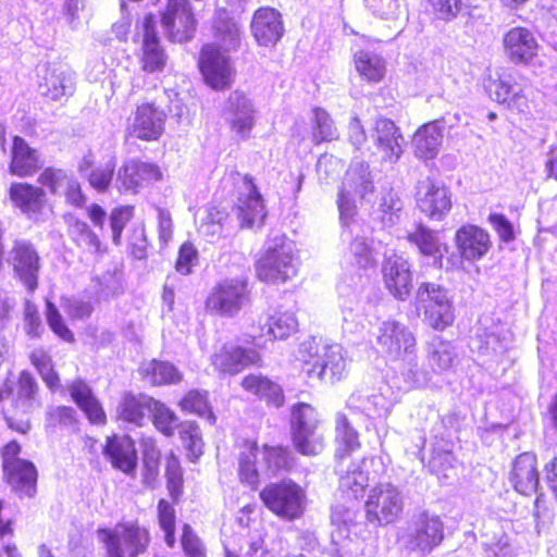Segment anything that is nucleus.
<instances>
[{"label": "nucleus", "instance_id": "nucleus-1", "mask_svg": "<svg viewBox=\"0 0 557 557\" xmlns=\"http://www.w3.org/2000/svg\"><path fill=\"white\" fill-rule=\"evenodd\" d=\"M298 270V257L286 235H269L255 262L257 278L270 285L285 284L297 276Z\"/></svg>", "mask_w": 557, "mask_h": 557}, {"label": "nucleus", "instance_id": "nucleus-2", "mask_svg": "<svg viewBox=\"0 0 557 557\" xmlns=\"http://www.w3.org/2000/svg\"><path fill=\"white\" fill-rule=\"evenodd\" d=\"M97 533L104 547V557H139L149 552L152 542L149 528L138 519L120 521L115 530L99 528Z\"/></svg>", "mask_w": 557, "mask_h": 557}, {"label": "nucleus", "instance_id": "nucleus-3", "mask_svg": "<svg viewBox=\"0 0 557 557\" xmlns=\"http://www.w3.org/2000/svg\"><path fill=\"white\" fill-rule=\"evenodd\" d=\"M259 498L271 513L286 522L301 519L308 503L306 490L292 479L268 483L259 491Z\"/></svg>", "mask_w": 557, "mask_h": 557}, {"label": "nucleus", "instance_id": "nucleus-4", "mask_svg": "<svg viewBox=\"0 0 557 557\" xmlns=\"http://www.w3.org/2000/svg\"><path fill=\"white\" fill-rule=\"evenodd\" d=\"M22 445L11 440L0 447L3 482L18 497L33 498L37 494L38 470L35 463L20 457Z\"/></svg>", "mask_w": 557, "mask_h": 557}, {"label": "nucleus", "instance_id": "nucleus-5", "mask_svg": "<svg viewBox=\"0 0 557 557\" xmlns=\"http://www.w3.org/2000/svg\"><path fill=\"white\" fill-rule=\"evenodd\" d=\"M400 490L391 482L377 483L364 502V519L374 527H387L400 521L404 513Z\"/></svg>", "mask_w": 557, "mask_h": 557}, {"label": "nucleus", "instance_id": "nucleus-6", "mask_svg": "<svg viewBox=\"0 0 557 557\" xmlns=\"http://www.w3.org/2000/svg\"><path fill=\"white\" fill-rule=\"evenodd\" d=\"M228 182L237 198L236 211L240 227L251 228L264 223L267 211L261 193L249 174L230 173Z\"/></svg>", "mask_w": 557, "mask_h": 557}, {"label": "nucleus", "instance_id": "nucleus-7", "mask_svg": "<svg viewBox=\"0 0 557 557\" xmlns=\"http://www.w3.org/2000/svg\"><path fill=\"white\" fill-rule=\"evenodd\" d=\"M250 300L248 282L244 278H227L216 283L208 293L203 309L216 317L233 318Z\"/></svg>", "mask_w": 557, "mask_h": 557}, {"label": "nucleus", "instance_id": "nucleus-8", "mask_svg": "<svg viewBox=\"0 0 557 557\" xmlns=\"http://www.w3.org/2000/svg\"><path fill=\"white\" fill-rule=\"evenodd\" d=\"M166 120V112L154 101H144L127 119L124 140L159 141L165 133Z\"/></svg>", "mask_w": 557, "mask_h": 557}, {"label": "nucleus", "instance_id": "nucleus-9", "mask_svg": "<svg viewBox=\"0 0 557 557\" xmlns=\"http://www.w3.org/2000/svg\"><path fill=\"white\" fill-rule=\"evenodd\" d=\"M345 369V358L336 346L309 345L302 352L301 371L309 379L335 383L343 379Z\"/></svg>", "mask_w": 557, "mask_h": 557}, {"label": "nucleus", "instance_id": "nucleus-10", "mask_svg": "<svg viewBox=\"0 0 557 557\" xmlns=\"http://www.w3.org/2000/svg\"><path fill=\"white\" fill-rule=\"evenodd\" d=\"M210 364L218 373L234 376L262 367L263 361L257 349L226 342L211 355Z\"/></svg>", "mask_w": 557, "mask_h": 557}, {"label": "nucleus", "instance_id": "nucleus-11", "mask_svg": "<svg viewBox=\"0 0 557 557\" xmlns=\"http://www.w3.org/2000/svg\"><path fill=\"white\" fill-rule=\"evenodd\" d=\"M163 172L156 162L129 159L122 163L115 176L120 194H138L141 189L162 181Z\"/></svg>", "mask_w": 557, "mask_h": 557}, {"label": "nucleus", "instance_id": "nucleus-12", "mask_svg": "<svg viewBox=\"0 0 557 557\" xmlns=\"http://www.w3.org/2000/svg\"><path fill=\"white\" fill-rule=\"evenodd\" d=\"M198 69L203 82L212 89L223 91L233 84L234 69L231 60L213 44L205 45L199 53Z\"/></svg>", "mask_w": 557, "mask_h": 557}, {"label": "nucleus", "instance_id": "nucleus-13", "mask_svg": "<svg viewBox=\"0 0 557 557\" xmlns=\"http://www.w3.org/2000/svg\"><path fill=\"white\" fill-rule=\"evenodd\" d=\"M381 351L393 361H403L416 350L417 341L409 329L395 320L382 323L376 337Z\"/></svg>", "mask_w": 557, "mask_h": 557}, {"label": "nucleus", "instance_id": "nucleus-14", "mask_svg": "<svg viewBox=\"0 0 557 557\" xmlns=\"http://www.w3.org/2000/svg\"><path fill=\"white\" fill-rule=\"evenodd\" d=\"M9 263L27 292L34 293L38 287L40 269V258L34 245L28 240L15 239L9 251Z\"/></svg>", "mask_w": 557, "mask_h": 557}, {"label": "nucleus", "instance_id": "nucleus-15", "mask_svg": "<svg viewBox=\"0 0 557 557\" xmlns=\"http://www.w3.org/2000/svg\"><path fill=\"white\" fill-rule=\"evenodd\" d=\"M8 197L13 208L34 221L40 220L48 207L46 190L26 181L12 182L8 187Z\"/></svg>", "mask_w": 557, "mask_h": 557}, {"label": "nucleus", "instance_id": "nucleus-16", "mask_svg": "<svg viewBox=\"0 0 557 557\" xmlns=\"http://www.w3.org/2000/svg\"><path fill=\"white\" fill-rule=\"evenodd\" d=\"M42 165L41 154L37 148L20 135L11 137L8 172L11 176L28 178L36 175Z\"/></svg>", "mask_w": 557, "mask_h": 557}, {"label": "nucleus", "instance_id": "nucleus-17", "mask_svg": "<svg viewBox=\"0 0 557 557\" xmlns=\"http://www.w3.org/2000/svg\"><path fill=\"white\" fill-rule=\"evenodd\" d=\"M111 467L125 475L134 476L138 463L136 443L128 434H111L106 437L102 448Z\"/></svg>", "mask_w": 557, "mask_h": 557}, {"label": "nucleus", "instance_id": "nucleus-18", "mask_svg": "<svg viewBox=\"0 0 557 557\" xmlns=\"http://www.w3.org/2000/svg\"><path fill=\"white\" fill-rule=\"evenodd\" d=\"M381 271L385 288L396 299H407L412 289V274L408 261L392 255L384 259Z\"/></svg>", "mask_w": 557, "mask_h": 557}, {"label": "nucleus", "instance_id": "nucleus-19", "mask_svg": "<svg viewBox=\"0 0 557 557\" xmlns=\"http://www.w3.org/2000/svg\"><path fill=\"white\" fill-rule=\"evenodd\" d=\"M69 393L71 399L85 414L90 424L97 426H104L107 424L108 416L103 405L85 380L79 377L73 380L69 384Z\"/></svg>", "mask_w": 557, "mask_h": 557}, {"label": "nucleus", "instance_id": "nucleus-20", "mask_svg": "<svg viewBox=\"0 0 557 557\" xmlns=\"http://www.w3.org/2000/svg\"><path fill=\"white\" fill-rule=\"evenodd\" d=\"M154 397L145 393H124L115 409V419L124 424L141 428L150 413Z\"/></svg>", "mask_w": 557, "mask_h": 557}, {"label": "nucleus", "instance_id": "nucleus-21", "mask_svg": "<svg viewBox=\"0 0 557 557\" xmlns=\"http://www.w3.org/2000/svg\"><path fill=\"white\" fill-rule=\"evenodd\" d=\"M455 244L460 257L468 261L482 259L490 250V235L476 225H465L455 234Z\"/></svg>", "mask_w": 557, "mask_h": 557}, {"label": "nucleus", "instance_id": "nucleus-22", "mask_svg": "<svg viewBox=\"0 0 557 557\" xmlns=\"http://www.w3.org/2000/svg\"><path fill=\"white\" fill-rule=\"evenodd\" d=\"M161 24L170 35H189L196 30V18L188 0H168Z\"/></svg>", "mask_w": 557, "mask_h": 557}, {"label": "nucleus", "instance_id": "nucleus-23", "mask_svg": "<svg viewBox=\"0 0 557 557\" xmlns=\"http://www.w3.org/2000/svg\"><path fill=\"white\" fill-rule=\"evenodd\" d=\"M240 387L268 407L281 408L285 405L284 389L280 384L261 373H248L240 381Z\"/></svg>", "mask_w": 557, "mask_h": 557}, {"label": "nucleus", "instance_id": "nucleus-24", "mask_svg": "<svg viewBox=\"0 0 557 557\" xmlns=\"http://www.w3.org/2000/svg\"><path fill=\"white\" fill-rule=\"evenodd\" d=\"M509 482L522 495H531L536 492L540 478L534 454L523 453L513 460Z\"/></svg>", "mask_w": 557, "mask_h": 557}, {"label": "nucleus", "instance_id": "nucleus-25", "mask_svg": "<svg viewBox=\"0 0 557 557\" xmlns=\"http://www.w3.org/2000/svg\"><path fill=\"white\" fill-rule=\"evenodd\" d=\"M375 147L386 162H395L403 153L404 140L399 127L387 117H379L374 124Z\"/></svg>", "mask_w": 557, "mask_h": 557}, {"label": "nucleus", "instance_id": "nucleus-26", "mask_svg": "<svg viewBox=\"0 0 557 557\" xmlns=\"http://www.w3.org/2000/svg\"><path fill=\"white\" fill-rule=\"evenodd\" d=\"M260 447L255 438H245L239 444L237 476L242 485L250 491L259 490L261 473L257 467Z\"/></svg>", "mask_w": 557, "mask_h": 557}, {"label": "nucleus", "instance_id": "nucleus-27", "mask_svg": "<svg viewBox=\"0 0 557 557\" xmlns=\"http://www.w3.org/2000/svg\"><path fill=\"white\" fill-rule=\"evenodd\" d=\"M335 459L343 461L362 446L360 433L352 426L347 414L337 413L335 417Z\"/></svg>", "mask_w": 557, "mask_h": 557}, {"label": "nucleus", "instance_id": "nucleus-28", "mask_svg": "<svg viewBox=\"0 0 557 557\" xmlns=\"http://www.w3.org/2000/svg\"><path fill=\"white\" fill-rule=\"evenodd\" d=\"M442 138L441 127L436 123L431 122L423 124L416 131L412 137L414 154L424 160L435 158Z\"/></svg>", "mask_w": 557, "mask_h": 557}, {"label": "nucleus", "instance_id": "nucleus-29", "mask_svg": "<svg viewBox=\"0 0 557 557\" xmlns=\"http://www.w3.org/2000/svg\"><path fill=\"white\" fill-rule=\"evenodd\" d=\"M139 374L152 386H163L182 382V373L170 362L152 359L143 363Z\"/></svg>", "mask_w": 557, "mask_h": 557}, {"label": "nucleus", "instance_id": "nucleus-30", "mask_svg": "<svg viewBox=\"0 0 557 557\" xmlns=\"http://www.w3.org/2000/svg\"><path fill=\"white\" fill-rule=\"evenodd\" d=\"M72 240L84 255L103 256L108 246L101 242L96 232L83 220L76 219L71 230Z\"/></svg>", "mask_w": 557, "mask_h": 557}, {"label": "nucleus", "instance_id": "nucleus-31", "mask_svg": "<svg viewBox=\"0 0 557 557\" xmlns=\"http://www.w3.org/2000/svg\"><path fill=\"white\" fill-rule=\"evenodd\" d=\"M260 450L268 475L276 476L293 469L294 457L287 446L263 444Z\"/></svg>", "mask_w": 557, "mask_h": 557}, {"label": "nucleus", "instance_id": "nucleus-32", "mask_svg": "<svg viewBox=\"0 0 557 557\" xmlns=\"http://www.w3.org/2000/svg\"><path fill=\"white\" fill-rule=\"evenodd\" d=\"M182 412L195 414L206 419L210 424H215L216 417L209 401V393L203 389L187 391L177 403Z\"/></svg>", "mask_w": 557, "mask_h": 557}, {"label": "nucleus", "instance_id": "nucleus-33", "mask_svg": "<svg viewBox=\"0 0 557 557\" xmlns=\"http://www.w3.org/2000/svg\"><path fill=\"white\" fill-rule=\"evenodd\" d=\"M165 488L173 503H178L184 495V469L180 457L174 450H169L164 456Z\"/></svg>", "mask_w": 557, "mask_h": 557}, {"label": "nucleus", "instance_id": "nucleus-34", "mask_svg": "<svg viewBox=\"0 0 557 557\" xmlns=\"http://www.w3.org/2000/svg\"><path fill=\"white\" fill-rule=\"evenodd\" d=\"M484 87L491 99L508 106L518 102L522 91L517 84H511L509 76L499 72L495 73V77L490 74Z\"/></svg>", "mask_w": 557, "mask_h": 557}, {"label": "nucleus", "instance_id": "nucleus-35", "mask_svg": "<svg viewBox=\"0 0 557 557\" xmlns=\"http://www.w3.org/2000/svg\"><path fill=\"white\" fill-rule=\"evenodd\" d=\"M161 450L154 440L145 443L141 451L140 481L146 488L153 490L159 483Z\"/></svg>", "mask_w": 557, "mask_h": 557}, {"label": "nucleus", "instance_id": "nucleus-36", "mask_svg": "<svg viewBox=\"0 0 557 557\" xmlns=\"http://www.w3.org/2000/svg\"><path fill=\"white\" fill-rule=\"evenodd\" d=\"M298 322L294 313L276 311L267 317L261 325V335L270 339H284L297 331Z\"/></svg>", "mask_w": 557, "mask_h": 557}, {"label": "nucleus", "instance_id": "nucleus-37", "mask_svg": "<svg viewBox=\"0 0 557 557\" xmlns=\"http://www.w3.org/2000/svg\"><path fill=\"white\" fill-rule=\"evenodd\" d=\"M443 540V527L438 519H423L409 537L414 549L429 550Z\"/></svg>", "mask_w": 557, "mask_h": 557}, {"label": "nucleus", "instance_id": "nucleus-38", "mask_svg": "<svg viewBox=\"0 0 557 557\" xmlns=\"http://www.w3.org/2000/svg\"><path fill=\"white\" fill-rule=\"evenodd\" d=\"M36 404L13 399L11 407L2 411L7 426L18 434L26 435L32 430L30 416Z\"/></svg>", "mask_w": 557, "mask_h": 557}, {"label": "nucleus", "instance_id": "nucleus-39", "mask_svg": "<svg viewBox=\"0 0 557 557\" xmlns=\"http://www.w3.org/2000/svg\"><path fill=\"white\" fill-rule=\"evenodd\" d=\"M319 425L290 431L293 446L297 453L304 456H318L325 447V438L318 433Z\"/></svg>", "mask_w": 557, "mask_h": 557}, {"label": "nucleus", "instance_id": "nucleus-40", "mask_svg": "<svg viewBox=\"0 0 557 557\" xmlns=\"http://www.w3.org/2000/svg\"><path fill=\"white\" fill-rule=\"evenodd\" d=\"M369 475L360 467L346 471L338 481V490L346 500H359L366 495Z\"/></svg>", "mask_w": 557, "mask_h": 557}, {"label": "nucleus", "instance_id": "nucleus-41", "mask_svg": "<svg viewBox=\"0 0 557 557\" xmlns=\"http://www.w3.org/2000/svg\"><path fill=\"white\" fill-rule=\"evenodd\" d=\"M46 429L55 432L58 430H71L78 433L81 418L75 408L66 405H59L50 408L45 418Z\"/></svg>", "mask_w": 557, "mask_h": 557}, {"label": "nucleus", "instance_id": "nucleus-42", "mask_svg": "<svg viewBox=\"0 0 557 557\" xmlns=\"http://www.w3.org/2000/svg\"><path fill=\"white\" fill-rule=\"evenodd\" d=\"M252 35H283L284 24L281 13L270 7L259 8L251 21Z\"/></svg>", "mask_w": 557, "mask_h": 557}, {"label": "nucleus", "instance_id": "nucleus-43", "mask_svg": "<svg viewBox=\"0 0 557 557\" xmlns=\"http://www.w3.org/2000/svg\"><path fill=\"white\" fill-rule=\"evenodd\" d=\"M139 60L144 72L156 73L164 70L166 54L158 37H144Z\"/></svg>", "mask_w": 557, "mask_h": 557}, {"label": "nucleus", "instance_id": "nucleus-44", "mask_svg": "<svg viewBox=\"0 0 557 557\" xmlns=\"http://www.w3.org/2000/svg\"><path fill=\"white\" fill-rule=\"evenodd\" d=\"M150 419L156 430L165 437H172L182 422L177 414L168 407L163 401L153 400L150 409Z\"/></svg>", "mask_w": 557, "mask_h": 557}, {"label": "nucleus", "instance_id": "nucleus-45", "mask_svg": "<svg viewBox=\"0 0 557 557\" xmlns=\"http://www.w3.org/2000/svg\"><path fill=\"white\" fill-rule=\"evenodd\" d=\"M406 239L411 245L416 246L423 256L442 257L441 243L433 231L421 223L417 224L411 232L407 233Z\"/></svg>", "mask_w": 557, "mask_h": 557}, {"label": "nucleus", "instance_id": "nucleus-46", "mask_svg": "<svg viewBox=\"0 0 557 557\" xmlns=\"http://www.w3.org/2000/svg\"><path fill=\"white\" fill-rule=\"evenodd\" d=\"M172 500L160 498L157 503V521L164 534V542L169 548L176 543V512Z\"/></svg>", "mask_w": 557, "mask_h": 557}, {"label": "nucleus", "instance_id": "nucleus-47", "mask_svg": "<svg viewBox=\"0 0 557 557\" xmlns=\"http://www.w3.org/2000/svg\"><path fill=\"white\" fill-rule=\"evenodd\" d=\"M177 432L180 440L188 451L189 460L196 462L203 454V441L198 423L193 420L182 421L178 424Z\"/></svg>", "mask_w": 557, "mask_h": 557}, {"label": "nucleus", "instance_id": "nucleus-48", "mask_svg": "<svg viewBox=\"0 0 557 557\" xmlns=\"http://www.w3.org/2000/svg\"><path fill=\"white\" fill-rule=\"evenodd\" d=\"M505 50L515 63H528L536 54L537 42L534 37H505Z\"/></svg>", "mask_w": 557, "mask_h": 557}, {"label": "nucleus", "instance_id": "nucleus-49", "mask_svg": "<svg viewBox=\"0 0 557 557\" xmlns=\"http://www.w3.org/2000/svg\"><path fill=\"white\" fill-rule=\"evenodd\" d=\"M227 104L228 110L233 113L243 108L242 115L232 121V129L242 136H246L253 126V116L251 110L246 106L245 95L238 91L231 94L227 98Z\"/></svg>", "mask_w": 557, "mask_h": 557}, {"label": "nucleus", "instance_id": "nucleus-50", "mask_svg": "<svg viewBox=\"0 0 557 557\" xmlns=\"http://www.w3.org/2000/svg\"><path fill=\"white\" fill-rule=\"evenodd\" d=\"M320 423V414L311 404L299 401L290 407V431L302 430Z\"/></svg>", "mask_w": 557, "mask_h": 557}, {"label": "nucleus", "instance_id": "nucleus-51", "mask_svg": "<svg viewBox=\"0 0 557 557\" xmlns=\"http://www.w3.org/2000/svg\"><path fill=\"white\" fill-rule=\"evenodd\" d=\"M314 125L312 128V141L317 145L324 141H333L338 138L337 128L330 114L321 109H314Z\"/></svg>", "mask_w": 557, "mask_h": 557}, {"label": "nucleus", "instance_id": "nucleus-52", "mask_svg": "<svg viewBox=\"0 0 557 557\" xmlns=\"http://www.w3.org/2000/svg\"><path fill=\"white\" fill-rule=\"evenodd\" d=\"M356 70L369 82H380L385 74L384 61L379 57H371L368 53L360 52L355 58Z\"/></svg>", "mask_w": 557, "mask_h": 557}, {"label": "nucleus", "instance_id": "nucleus-53", "mask_svg": "<svg viewBox=\"0 0 557 557\" xmlns=\"http://www.w3.org/2000/svg\"><path fill=\"white\" fill-rule=\"evenodd\" d=\"M180 544L185 557H208L206 544L189 523L181 528Z\"/></svg>", "mask_w": 557, "mask_h": 557}, {"label": "nucleus", "instance_id": "nucleus-54", "mask_svg": "<svg viewBox=\"0 0 557 557\" xmlns=\"http://www.w3.org/2000/svg\"><path fill=\"white\" fill-rule=\"evenodd\" d=\"M14 399L36 404L37 408L41 406L39 385L34 375L27 370H22L18 373Z\"/></svg>", "mask_w": 557, "mask_h": 557}, {"label": "nucleus", "instance_id": "nucleus-55", "mask_svg": "<svg viewBox=\"0 0 557 557\" xmlns=\"http://www.w3.org/2000/svg\"><path fill=\"white\" fill-rule=\"evenodd\" d=\"M69 177L66 171L61 168L46 166L37 176V186L48 190L51 195H57Z\"/></svg>", "mask_w": 557, "mask_h": 557}, {"label": "nucleus", "instance_id": "nucleus-56", "mask_svg": "<svg viewBox=\"0 0 557 557\" xmlns=\"http://www.w3.org/2000/svg\"><path fill=\"white\" fill-rule=\"evenodd\" d=\"M420 207L429 216L434 218L449 210V200L443 189L433 188L421 198Z\"/></svg>", "mask_w": 557, "mask_h": 557}, {"label": "nucleus", "instance_id": "nucleus-57", "mask_svg": "<svg viewBox=\"0 0 557 557\" xmlns=\"http://www.w3.org/2000/svg\"><path fill=\"white\" fill-rule=\"evenodd\" d=\"M46 319L49 327L59 338L70 344L75 342L74 333L69 329L59 309L51 301L46 304Z\"/></svg>", "mask_w": 557, "mask_h": 557}, {"label": "nucleus", "instance_id": "nucleus-58", "mask_svg": "<svg viewBox=\"0 0 557 557\" xmlns=\"http://www.w3.org/2000/svg\"><path fill=\"white\" fill-rule=\"evenodd\" d=\"M424 317L428 323L436 330H443L449 325L450 302H428L424 305Z\"/></svg>", "mask_w": 557, "mask_h": 557}, {"label": "nucleus", "instance_id": "nucleus-59", "mask_svg": "<svg viewBox=\"0 0 557 557\" xmlns=\"http://www.w3.org/2000/svg\"><path fill=\"white\" fill-rule=\"evenodd\" d=\"M134 214L133 206L116 207L110 214V226L112 231V242L115 246L122 244V234L126 224L132 220Z\"/></svg>", "mask_w": 557, "mask_h": 557}, {"label": "nucleus", "instance_id": "nucleus-60", "mask_svg": "<svg viewBox=\"0 0 557 557\" xmlns=\"http://www.w3.org/2000/svg\"><path fill=\"white\" fill-rule=\"evenodd\" d=\"M199 252L191 242L183 243L177 251L174 268L182 275H188L193 268L198 264Z\"/></svg>", "mask_w": 557, "mask_h": 557}, {"label": "nucleus", "instance_id": "nucleus-61", "mask_svg": "<svg viewBox=\"0 0 557 557\" xmlns=\"http://www.w3.org/2000/svg\"><path fill=\"white\" fill-rule=\"evenodd\" d=\"M114 176V165L98 166L90 171L87 181L88 184L98 193H107L112 184Z\"/></svg>", "mask_w": 557, "mask_h": 557}, {"label": "nucleus", "instance_id": "nucleus-62", "mask_svg": "<svg viewBox=\"0 0 557 557\" xmlns=\"http://www.w3.org/2000/svg\"><path fill=\"white\" fill-rule=\"evenodd\" d=\"M127 247L134 259L144 260L148 257L149 244L143 226L133 227L129 234Z\"/></svg>", "mask_w": 557, "mask_h": 557}, {"label": "nucleus", "instance_id": "nucleus-63", "mask_svg": "<svg viewBox=\"0 0 557 557\" xmlns=\"http://www.w3.org/2000/svg\"><path fill=\"white\" fill-rule=\"evenodd\" d=\"M64 187V197L69 205L74 208H83L86 205L87 198L83 193L82 186L77 180L73 176H70Z\"/></svg>", "mask_w": 557, "mask_h": 557}, {"label": "nucleus", "instance_id": "nucleus-64", "mask_svg": "<svg viewBox=\"0 0 557 557\" xmlns=\"http://www.w3.org/2000/svg\"><path fill=\"white\" fill-rule=\"evenodd\" d=\"M488 220L503 242L510 243L515 239L513 226L505 215L493 213Z\"/></svg>", "mask_w": 557, "mask_h": 557}]
</instances>
